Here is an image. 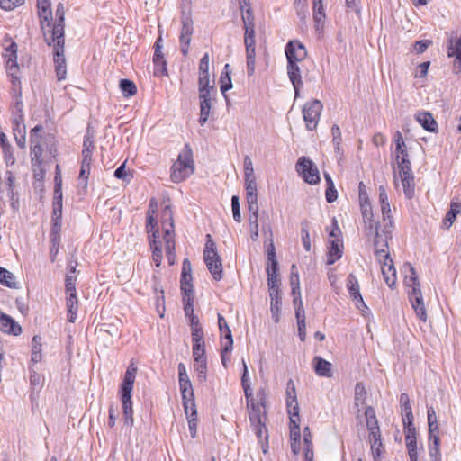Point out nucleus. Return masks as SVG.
Masks as SVG:
<instances>
[{
	"instance_id": "0eeeda50",
	"label": "nucleus",
	"mask_w": 461,
	"mask_h": 461,
	"mask_svg": "<svg viewBox=\"0 0 461 461\" xmlns=\"http://www.w3.org/2000/svg\"><path fill=\"white\" fill-rule=\"evenodd\" d=\"M295 167L298 174L306 183L316 185L320 182L319 169L309 158L300 157Z\"/></svg>"
},
{
	"instance_id": "13d9d810",
	"label": "nucleus",
	"mask_w": 461,
	"mask_h": 461,
	"mask_svg": "<svg viewBox=\"0 0 461 461\" xmlns=\"http://www.w3.org/2000/svg\"><path fill=\"white\" fill-rule=\"evenodd\" d=\"M183 405H184L185 412V415L187 418L197 416V410H196L194 399L183 402Z\"/></svg>"
},
{
	"instance_id": "393cba45",
	"label": "nucleus",
	"mask_w": 461,
	"mask_h": 461,
	"mask_svg": "<svg viewBox=\"0 0 461 461\" xmlns=\"http://www.w3.org/2000/svg\"><path fill=\"white\" fill-rule=\"evenodd\" d=\"M153 63H154V76L158 77H161L167 74V61L164 59V56L159 49H155L154 56H153Z\"/></svg>"
},
{
	"instance_id": "5701e85b",
	"label": "nucleus",
	"mask_w": 461,
	"mask_h": 461,
	"mask_svg": "<svg viewBox=\"0 0 461 461\" xmlns=\"http://www.w3.org/2000/svg\"><path fill=\"white\" fill-rule=\"evenodd\" d=\"M313 368L317 375L323 377L332 376V365L321 357H315L312 360Z\"/></svg>"
},
{
	"instance_id": "864d4df0",
	"label": "nucleus",
	"mask_w": 461,
	"mask_h": 461,
	"mask_svg": "<svg viewBox=\"0 0 461 461\" xmlns=\"http://www.w3.org/2000/svg\"><path fill=\"white\" fill-rule=\"evenodd\" d=\"M371 443V452L374 461H381V456L384 452V445L381 440L373 441Z\"/></svg>"
},
{
	"instance_id": "58836bf2",
	"label": "nucleus",
	"mask_w": 461,
	"mask_h": 461,
	"mask_svg": "<svg viewBox=\"0 0 461 461\" xmlns=\"http://www.w3.org/2000/svg\"><path fill=\"white\" fill-rule=\"evenodd\" d=\"M194 369L197 374L198 381L205 382L207 378V359L194 360Z\"/></svg>"
},
{
	"instance_id": "c9c22d12",
	"label": "nucleus",
	"mask_w": 461,
	"mask_h": 461,
	"mask_svg": "<svg viewBox=\"0 0 461 461\" xmlns=\"http://www.w3.org/2000/svg\"><path fill=\"white\" fill-rule=\"evenodd\" d=\"M38 14L41 19V29L45 32L46 27H49L51 30V20H52V12L50 7H42L38 8Z\"/></svg>"
},
{
	"instance_id": "774afa93",
	"label": "nucleus",
	"mask_w": 461,
	"mask_h": 461,
	"mask_svg": "<svg viewBox=\"0 0 461 461\" xmlns=\"http://www.w3.org/2000/svg\"><path fill=\"white\" fill-rule=\"evenodd\" d=\"M32 169L33 172V177L37 181H42L46 175V169L44 167L43 162L39 165H32Z\"/></svg>"
},
{
	"instance_id": "423d86ee",
	"label": "nucleus",
	"mask_w": 461,
	"mask_h": 461,
	"mask_svg": "<svg viewBox=\"0 0 461 461\" xmlns=\"http://www.w3.org/2000/svg\"><path fill=\"white\" fill-rule=\"evenodd\" d=\"M5 41H10V44L5 48V53L4 54L5 59V68L8 77L11 79V83L13 86H21L20 80V68L17 63V44L11 41V39H6Z\"/></svg>"
},
{
	"instance_id": "0e129e2a",
	"label": "nucleus",
	"mask_w": 461,
	"mask_h": 461,
	"mask_svg": "<svg viewBox=\"0 0 461 461\" xmlns=\"http://www.w3.org/2000/svg\"><path fill=\"white\" fill-rule=\"evenodd\" d=\"M12 93L14 95V105L18 111H22L23 101H22V86H13Z\"/></svg>"
},
{
	"instance_id": "4468645a",
	"label": "nucleus",
	"mask_w": 461,
	"mask_h": 461,
	"mask_svg": "<svg viewBox=\"0 0 461 461\" xmlns=\"http://www.w3.org/2000/svg\"><path fill=\"white\" fill-rule=\"evenodd\" d=\"M137 370L138 368L134 363H131L127 367V370L123 376L122 383L120 387L121 396L131 395Z\"/></svg>"
},
{
	"instance_id": "f3484780",
	"label": "nucleus",
	"mask_w": 461,
	"mask_h": 461,
	"mask_svg": "<svg viewBox=\"0 0 461 461\" xmlns=\"http://www.w3.org/2000/svg\"><path fill=\"white\" fill-rule=\"evenodd\" d=\"M204 262L213 279L220 281L222 278V263L220 256L217 254L209 255V258H203Z\"/></svg>"
},
{
	"instance_id": "1a4fd4ad",
	"label": "nucleus",
	"mask_w": 461,
	"mask_h": 461,
	"mask_svg": "<svg viewBox=\"0 0 461 461\" xmlns=\"http://www.w3.org/2000/svg\"><path fill=\"white\" fill-rule=\"evenodd\" d=\"M393 228H390L388 224H384V230L379 231L376 230L375 234V253L379 262H382V257L384 255H390L388 252V240L391 239Z\"/></svg>"
},
{
	"instance_id": "bb28decb",
	"label": "nucleus",
	"mask_w": 461,
	"mask_h": 461,
	"mask_svg": "<svg viewBox=\"0 0 461 461\" xmlns=\"http://www.w3.org/2000/svg\"><path fill=\"white\" fill-rule=\"evenodd\" d=\"M342 243L339 239L330 241V247L327 254V264L332 265L342 257Z\"/></svg>"
},
{
	"instance_id": "aec40b11",
	"label": "nucleus",
	"mask_w": 461,
	"mask_h": 461,
	"mask_svg": "<svg viewBox=\"0 0 461 461\" xmlns=\"http://www.w3.org/2000/svg\"><path fill=\"white\" fill-rule=\"evenodd\" d=\"M270 296V311L273 321L276 323L280 320L282 298L280 295V290L269 291Z\"/></svg>"
},
{
	"instance_id": "a19ab883",
	"label": "nucleus",
	"mask_w": 461,
	"mask_h": 461,
	"mask_svg": "<svg viewBox=\"0 0 461 461\" xmlns=\"http://www.w3.org/2000/svg\"><path fill=\"white\" fill-rule=\"evenodd\" d=\"M198 86L199 100H212V93L216 91L214 86H210V82H198Z\"/></svg>"
},
{
	"instance_id": "dca6fc26",
	"label": "nucleus",
	"mask_w": 461,
	"mask_h": 461,
	"mask_svg": "<svg viewBox=\"0 0 461 461\" xmlns=\"http://www.w3.org/2000/svg\"><path fill=\"white\" fill-rule=\"evenodd\" d=\"M0 330L2 332L19 336L22 333V327L10 315L5 313L0 314Z\"/></svg>"
},
{
	"instance_id": "9b49d317",
	"label": "nucleus",
	"mask_w": 461,
	"mask_h": 461,
	"mask_svg": "<svg viewBox=\"0 0 461 461\" xmlns=\"http://www.w3.org/2000/svg\"><path fill=\"white\" fill-rule=\"evenodd\" d=\"M347 288H348V291L351 298L356 303V307L364 312H365V310H368V308L366 305V303L363 300V297L360 294L359 283L354 274L348 275V279H347Z\"/></svg>"
},
{
	"instance_id": "de8ad7c7",
	"label": "nucleus",
	"mask_w": 461,
	"mask_h": 461,
	"mask_svg": "<svg viewBox=\"0 0 461 461\" xmlns=\"http://www.w3.org/2000/svg\"><path fill=\"white\" fill-rule=\"evenodd\" d=\"M192 275H181V291L183 294L192 295L194 293Z\"/></svg>"
},
{
	"instance_id": "3c124183",
	"label": "nucleus",
	"mask_w": 461,
	"mask_h": 461,
	"mask_svg": "<svg viewBox=\"0 0 461 461\" xmlns=\"http://www.w3.org/2000/svg\"><path fill=\"white\" fill-rule=\"evenodd\" d=\"M179 387L183 402L194 399V390L191 382H185V384H180Z\"/></svg>"
},
{
	"instance_id": "37998d69",
	"label": "nucleus",
	"mask_w": 461,
	"mask_h": 461,
	"mask_svg": "<svg viewBox=\"0 0 461 461\" xmlns=\"http://www.w3.org/2000/svg\"><path fill=\"white\" fill-rule=\"evenodd\" d=\"M212 108V100L200 101V118L199 123L203 126L208 121Z\"/></svg>"
},
{
	"instance_id": "473e14b6",
	"label": "nucleus",
	"mask_w": 461,
	"mask_h": 461,
	"mask_svg": "<svg viewBox=\"0 0 461 461\" xmlns=\"http://www.w3.org/2000/svg\"><path fill=\"white\" fill-rule=\"evenodd\" d=\"M286 408L290 420L292 422H294V420L295 422L300 421L297 396H290V398L286 399Z\"/></svg>"
},
{
	"instance_id": "4be33fe9",
	"label": "nucleus",
	"mask_w": 461,
	"mask_h": 461,
	"mask_svg": "<svg viewBox=\"0 0 461 461\" xmlns=\"http://www.w3.org/2000/svg\"><path fill=\"white\" fill-rule=\"evenodd\" d=\"M417 122L422 126L424 130L429 132H437L438 122L433 118L432 114L429 112H420L416 114Z\"/></svg>"
},
{
	"instance_id": "680f3d73",
	"label": "nucleus",
	"mask_w": 461,
	"mask_h": 461,
	"mask_svg": "<svg viewBox=\"0 0 461 461\" xmlns=\"http://www.w3.org/2000/svg\"><path fill=\"white\" fill-rule=\"evenodd\" d=\"M3 154H4V159L7 167L13 166L15 163V158L14 155L13 148L12 146H5L2 148Z\"/></svg>"
},
{
	"instance_id": "c03bdc74",
	"label": "nucleus",
	"mask_w": 461,
	"mask_h": 461,
	"mask_svg": "<svg viewBox=\"0 0 461 461\" xmlns=\"http://www.w3.org/2000/svg\"><path fill=\"white\" fill-rule=\"evenodd\" d=\"M458 213L461 214L460 204L457 202H452L450 211L447 213L444 222L447 228L453 224Z\"/></svg>"
},
{
	"instance_id": "9d476101",
	"label": "nucleus",
	"mask_w": 461,
	"mask_h": 461,
	"mask_svg": "<svg viewBox=\"0 0 461 461\" xmlns=\"http://www.w3.org/2000/svg\"><path fill=\"white\" fill-rule=\"evenodd\" d=\"M287 62H302L307 57V50L304 45L297 41H290L285 49Z\"/></svg>"
},
{
	"instance_id": "09e8293b",
	"label": "nucleus",
	"mask_w": 461,
	"mask_h": 461,
	"mask_svg": "<svg viewBox=\"0 0 461 461\" xmlns=\"http://www.w3.org/2000/svg\"><path fill=\"white\" fill-rule=\"evenodd\" d=\"M90 167L91 162L82 160L78 180L79 184L82 185L84 188H86L87 186V179L90 174Z\"/></svg>"
},
{
	"instance_id": "5fc2aeb1",
	"label": "nucleus",
	"mask_w": 461,
	"mask_h": 461,
	"mask_svg": "<svg viewBox=\"0 0 461 461\" xmlns=\"http://www.w3.org/2000/svg\"><path fill=\"white\" fill-rule=\"evenodd\" d=\"M184 312L186 317L194 315V296L183 294Z\"/></svg>"
},
{
	"instance_id": "a18cd8bd",
	"label": "nucleus",
	"mask_w": 461,
	"mask_h": 461,
	"mask_svg": "<svg viewBox=\"0 0 461 461\" xmlns=\"http://www.w3.org/2000/svg\"><path fill=\"white\" fill-rule=\"evenodd\" d=\"M119 86L125 97L132 96L137 91L135 84L130 79H122Z\"/></svg>"
},
{
	"instance_id": "72a5a7b5",
	"label": "nucleus",
	"mask_w": 461,
	"mask_h": 461,
	"mask_svg": "<svg viewBox=\"0 0 461 461\" xmlns=\"http://www.w3.org/2000/svg\"><path fill=\"white\" fill-rule=\"evenodd\" d=\"M447 54L448 57H456L455 68L461 71V37L455 41H451Z\"/></svg>"
},
{
	"instance_id": "f8f14e48",
	"label": "nucleus",
	"mask_w": 461,
	"mask_h": 461,
	"mask_svg": "<svg viewBox=\"0 0 461 461\" xmlns=\"http://www.w3.org/2000/svg\"><path fill=\"white\" fill-rule=\"evenodd\" d=\"M194 32L193 21L189 16H183L182 29L180 33L181 52L186 56L189 51L192 34Z\"/></svg>"
},
{
	"instance_id": "6e6d98bb",
	"label": "nucleus",
	"mask_w": 461,
	"mask_h": 461,
	"mask_svg": "<svg viewBox=\"0 0 461 461\" xmlns=\"http://www.w3.org/2000/svg\"><path fill=\"white\" fill-rule=\"evenodd\" d=\"M193 357L195 359H206L204 342L193 343Z\"/></svg>"
},
{
	"instance_id": "6e6552de",
	"label": "nucleus",
	"mask_w": 461,
	"mask_h": 461,
	"mask_svg": "<svg viewBox=\"0 0 461 461\" xmlns=\"http://www.w3.org/2000/svg\"><path fill=\"white\" fill-rule=\"evenodd\" d=\"M323 105L318 99L307 102L303 107V116L308 131L317 128Z\"/></svg>"
},
{
	"instance_id": "20e7f679",
	"label": "nucleus",
	"mask_w": 461,
	"mask_h": 461,
	"mask_svg": "<svg viewBox=\"0 0 461 461\" xmlns=\"http://www.w3.org/2000/svg\"><path fill=\"white\" fill-rule=\"evenodd\" d=\"M408 157L404 140H398L395 150L397 167L404 194L407 198H411L414 194V177Z\"/></svg>"
},
{
	"instance_id": "052dcab7",
	"label": "nucleus",
	"mask_w": 461,
	"mask_h": 461,
	"mask_svg": "<svg viewBox=\"0 0 461 461\" xmlns=\"http://www.w3.org/2000/svg\"><path fill=\"white\" fill-rule=\"evenodd\" d=\"M381 204V212H382V214H383V219H384V224H388V226H390V228H393V221H392V218H391V209H390V203L389 202L387 203H380Z\"/></svg>"
},
{
	"instance_id": "7ed1b4c3",
	"label": "nucleus",
	"mask_w": 461,
	"mask_h": 461,
	"mask_svg": "<svg viewBox=\"0 0 461 461\" xmlns=\"http://www.w3.org/2000/svg\"><path fill=\"white\" fill-rule=\"evenodd\" d=\"M403 270L405 273V285L411 288L408 294L411 307L414 310L417 318H419L420 321L426 322L428 315L416 270L410 263H405L403 265Z\"/></svg>"
},
{
	"instance_id": "ea45409f",
	"label": "nucleus",
	"mask_w": 461,
	"mask_h": 461,
	"mask_svg": "<svg viewBox=\"0 0 461 461\" xmlns=\"http://www.w3.org/2000/svg\"><path fill=\"white\" fill-rule=\"evenodd\" d=\"M244 182L246 200H249L251 198H258V186L256 176L244 178Z\"/></svg>"
},
{
	"instance_id": "8fccbe9b",
	"label": "nucleus",
	"mask_w": 461,
	"mask_h": 461,
	"mask_svg": "<svg viewBox=\"0 0 461 461\" xmlns=\"http://www.w3.org/2000/svg\"><path fill=\"white\" fill-rule=\"evenodd\" d=\"M265 422L266 421H261L260 423L251 424V426L253 427V430H254L255 434L257 435L259 442H262L263 439L265 441H267V439H268L267 429Z\"/></svg>"
},
{
	"instance_id": "b1692460",
	"label": "nucleus",
	"mask_w": 461,
	"mask_h": 461,
	"mask_svg": "<svg viewBox=\"0 0 461 461\" xmlns=\"http://www.w3.org/2000/svg\"><path fill=\"white\" fill-rule=\"evenodd\" d=\"M247 408L249 410V421L251 424L266 421V413L262 411L264 408V404L262 402H252L249 405H247Z\"/></svg>"
},
{
	"instance_id": "c756f323",
	"label": "nucleus",
	"mask_w": 461,
	"mask_h": 461,
	"mask_svg": "<svg viewBox=\"0 0 461 461\" xmlns=\"http://www.w3.org/2000/svg\"><path fill=\"white\" fill-rule=\"evenodd\" d=\"M41 337L39 335H34L32 339V354H31V363L37 364L42 359V343Z\"/></svg>"
},
{
	"instance_id": "a878e982",
	"label": "nucleus",
	"mask_w": 461,
	"mask_h": 461,
	"mask_svg": "<svg viewBox=\"0 0 461 461\" xmlns=\"http://www.w3.org/2000/svg\"><path fill=\"white\" fill-rule=\"evenodd\" d=\"M242 366H243V374L241 376V385L244 390V394L247 400V405H249L252 402H256L255 399L253 398V392L250 386V382L249 378V371L248 366L244 359H242Z\"/></svg>"
},
{
	"instance_id": "4c0bfd02",
	"label": "nucleus",
	"mask_w": 461,
	"mask_h": 461,
	"mask_svg": "<svg viewBox=\"0 0 461 461\" xmlns=\"http://www.w3.org/2000/svg\"><path fill=\"white\" fill-rule=\"evenodd\" d=\"M94 150V138L90 135L84 137L83 150H82V160L92 162V154Z\"/></svg>"
},
{
	"instance_id": "ddd939ff",
	"label": "nucleus",
	"mask_w": 461,
	"mask_h": 461,
	"mask_svg": "<svg viewBox=\"0 0 461 461\" xmlns=\"http://www.w3.org/2000/svg\"><path fill=\"white\" fill-rule=\"evenodd\" d=\"M379 263L384 282L389 287H393L396 282V269L393 259L390 255H384V257H382V262Z\"/></svg>"
},
{
	"instance_id": "e433bc0d",
	"label": "nucleus",
	"mask_w": 461,
	"mask_h": 461,
	"mask_svg": "<svg viewBox=\"0 0 461 461\" xmlns=\"http://www.w3.org/2000/svg\"><path fill=\"white\" fill-rule=\"evenodd\" d=\"M198 82H210L209 54L208 53H205L200 60Z\"/></svg>"
},
{
	"instance_id": "49530a36",
	"label": "nucleus",
	"mask_w": 461,
	"mask_h": 461,
	"mask_svg": "<svg viewBox=\"0 0 461 461\" xmlns=\"http://www.w3.org/2000/svg\"><path fill=\"white\" fill-rule=\"evenodd\" d=\"M247 71L249 76H252L256 66V51L255 48L246 49Z\"/></svg>"
},
{
	"instance_id": "f03ea898",
	"label": "nucleus",
	"mask_w": 461,
	"mask_h": 461,
	"mask_svg": "<svg viewBox=\"0 0 461 461\" xmlns=\"http://www.w3.org/2000/svg\"><path fill=\"white\" fill-rule=\"evenodd\" d=\"M64 5L59 3L56 8L57 23L52 26L50 31V36L44 32L45 40L49 45L54 44V63L56 75L59 81L66 78V60L64 56Z\"/></svg>"
},
{
	"instance_id": "f704fd0d",
	"label": "nucleus",
	"mask_w": 461,
	"mask_h": 461,
	"mask_svg": "<svg viewBox=\"0 0 461 461\" xmlns=\"http://www.w3.org/2000/svg\"><path fill=\"white\" fill-rule=\"evenodd\" d=\"M427 415H428V425H429V437H432L433 435H438L439 426H438L436 411L432 406L428 408Z\"/></svg>"
},
{
	"instance_id": "f257e3e1",
	"label": "nucleus",
	"mask_w": 461,
	"mask_h": 461,
	"mask_svg": "<svg viewBox=\"0 0 461 461\" xmlns=\"http://www.w3.org/2000/svg\"><path fill=\"white\" fill-rule=\"evenodd\" d=\"M155 210L148 211L146 229L149 233V241L152 250V259L156 267H160L165 249L167 262L170 266L176 261V242L174 231L173 212L170 206H166L162 211L163 239L158 240V229L154 217Z\"/></svg>"
},
{
	"instance_id": "4d7b16f0",
	"label": "nucleus",
	"mask_w": 461,
	"mask_h": 461,
	"mask_svg": "<svg viewBox=\"0 0 461 461\" xmlns=\"http://www.w3.org/2000/svg\"><path fill=\"white\" fill-rule=\"evenodd\" d=\"M206 239H207V240H206L205 248H204V251H203V258H209V255L218 253L216 250V244L212 240L210 234L206 235Z\"/></svg>"
},
{
	"instance_id": "c85d7f7f",
	"label": "nucleus",
	"mask_w": 461,
	"mask_h": 461,
	"mask_svg": "<svg viewBox=\"0 0 461 461\" xmlns=\"http://www.w3.org/2000/svg\"><path fill=\"white\" fill-rule=\"evenodd\" d=\"M121 400L122 402L124 423L125 425L131 427L134 421L131 395L121 396Z\"/></svg>"
},
{
	"instance_id": "69168bd1",
	"label": "nucleus",
	"mask_w": 461,
	"mask_h": 461,
	"mask_svg": "<svg viewBox=\"0 0 461 461\" xmlns=\"http://www.w3.org/2000/svg\"><path fill=\"white\" fill-rule=\"evenodd\" d=\"M301 236H302V242H303V248L305 249L306 251H310L311 250V239H310V233L307 229L306 223L302 224Z\"/></svg>"
},
{
	"instance_id": "338daca9",
	"label": "nucleus",
	"mask_w": 461,
	"mask_h": 461,
	"mask_svg": "<svg viewBox=\"0 0 461 461\" xmlns=\"http://www.w3.org/2000/svg\"><path fill=\"white\" fill-rule=\"evenodd\" d=\"M249 224L250 227V237L251 240L256 241L258 239L259 232H258V218L256 217H249Z\"/></svg>"
},
{
	"instance_id": "39448f33",
	"label": "nucleus",
	"mask_w": 461,
	"mask_h": 461,
	"mask_svg": "<svg viewBox=\"0 0 461 461\" xmlns=\"http://www.w3.org/2000/svg\"><path fill=\"white\" fill-rule=\"evenodd\" d=\"M194 171L193 155L191 149L185 145V149L178 155L177 160L171 167V180L174 183H180L190 176Z\"/></svg>"
},
{
	"instance_id": "2eb2a0df",
	"label": "nucleus",
	"mask_w": 461,
	"mask_h": 461,
	"mask_svg": "<svg viewBox=\"0 0 461 461\" xmlns=\"http://www.w3.org/2000/svg\"><path fill=\"white\" fill-rule=\"evenodd\" d=\"M300 62H287V75L294 86L295 97L299 95V91L303 86L301 69L299 67Z\"/></svg>"
},
{
	"instance_id": "412c9836",
	"label": "nucleus",
	"mask_w": 461,
	"mask_h": 461,
	"mask_svg": "<svg viewBox=\"0 0 461 461\" xmlns=\"http://www.w3.org/2000/svg\"><path fill=\"white\" fill-rule=\"evenodd\" d=\"M362 215L365 222V227L369 234H372L375 231L376 233V230H378V224L373 219L372 206L370 203H366L362 204Z\"/></svg>"
},
{
	"instance_id": "7c9ffc66",
	"label": "nucleus",
	"mask_w": 461,
	"mask_h": 461,
	"mask_svg": "<svg viewBox=\"0 0 461 461\" xmlns=\"http://www.w3.org/2000/svg\"><path fill=\"white\" fill-rule=\"evenodd\" d=\"M322 1L323 0H312L313 20L317 29L323 26L326 18Z\"/></svg>"
},
{
	"instance_id": "cd10ccee",
	"label": "nucleus",
	"mask_w": 461,
	"mask_h": 461,
	"mask_svg": "<svg viewBox=\"0 0 461 461\" xmlns=\"http://www.w3.org/2000/svg\"><path fill=\"white\" fill-rule=\"evenodd\" d=\"M67 310L68 321L71 323L75 322L78 311V300L77 294H67Z\"/></svg>"
},
{
	"instance_id": "e2e57ef3",
	"label": "nucleus",
	"mask_w": 461,
	"mask_h": 461,
	"mask_svg": "<svg viewBox=\"0 0 461 461\" xmlns=\"http://www.w3.org/2000/svg\"><path fill=\"white\" fill-rule=\"evenodd\" d=\"M53 221L54 227L60 226V221L62 217V204H59V202H53Z\"/></svg>"
},
{
	"instance_id": "bf43d9fd",
	"label": "nucleus",
	"mask_w": 461,
	"mask_h": 461,
	"mask_svg": "<svg viewBox=\"0 0 461 461\" xmlns=\"http://www.w3.org/2000/svg\"><path fill=\"white\" fill-rule=\"evenodd\" d=\"M231 208H232V214L233 219L237 222H240L241 216H240V200L237 195H233L231 198Z\"/></svg>"
},
{
	"instance_id": "2f4dec72",
	"label": "nucleus",
	"mask_w": 461,
	"mask_h": 461,
	"mask_svg": "<svg viewBox=\"0 0 461 461\" xmlns=\"http://www.w3.org/2000/svg\"><path fill=\"white\" fill-rule=\"evenodd\" d=\"M429 455L431 461H441L439 436L429 437Z\"/></svg>"
},
{
	"instance_id": "a211bd4d",
	"label": "nucleus",
	"mask_w": 461,
	"mask_h": 461,
	"mask_svg": "<svg viewBox=\"0 0 461 461\" xmlns=\"http://www.w3.org/2000/svg\"><path fill=\"white\" fill-rule=\"evenodd\" d=\"M218 325L221 338L226 340L225 342H222V344H224V351H231L233 346L231 330L226 320L221 314H218Z\"/></svg>"
},
{
	"instance_id": "79ce46f5",
	"label": "nucleus",
	"mask_w": 461,
	"mask_h": 461,
	"mask_svg": "<svg viewBox=\"0 0 461 461\" xmlns=\"http://www.w3.org/2000/svg\"><path fill=\"white\" fill-rule=\"evenodd\" d=\"M0 284L7 287H16L15 277L10 271L0 267Z\"/></svg>"
},
{
	"instance_id": "603ef678",
	"label": "nucleus",
	"mask_w": 461,
	"mask_h": 461,
	"mask_svg": "<svg viewBox=\"0 0 461 461\" xmlns=\"http://www.w3.org/2000/svg\"><path fill=\"white\" fill-rule=\"evenodd\" d=\"M365 415L366 418V427L368 430H371L372 428H379L374 408L367 407L366 409Z\"/></svg>"
},
{
	"instance_id": "6ab92c4d",
	"label": "nucleus",
	"mask_w": 461,
	"mask_h": 461,
	"mask_svg": "<svg viewBox=\"0 0 461 461\" xmlns=\"http://www.w3.org/2000/svg\"><path fill=\"white\" fill-rule=\"evenodd\" d=\"M42 141L38 137H32L30 140V157L32 165H39L43 162Z\"/></svg>"
}]
</instances>
